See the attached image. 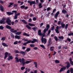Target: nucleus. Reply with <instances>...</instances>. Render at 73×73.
Masks as SVG:
<instances>
[{"label": "nucleus", "instance_id": "nucleus-1", "mask_svg": "<svg viewBox=\"0 0 73 73\" xmlns=\"http://www.w3.org/2000/svg\"><path fill=\"white\" fill-rule=\"evenodd\" d=\"M15 59H16V62H19V61H20L21 63L22 62V65L23 66H24L26 64H29L30 62H31V61H26L25 62V59L24 58H22L21 59L20 58L19 59V58H18L17 57H15Z\"/></svg>", "mask_w": 73, "mask_h": 73}, {"label": "nucleus", "instance_id": "nucleus-2", "mask_svg": "<svg viewBox=\"0 0 73 73\" xmlns=\"http://www.w3.org/2000/svg\"><path fill=\"white\" fill-rule=\"evenodd\" d=\"M38 35L39 36H42V37L41 38V41L42 42V43H44V44H45L46 43V42H47L46 39V38H43V37H45V33H42H42H41V30L39 29L38 30Z\"/></svg>", "mask_w": 73, "mask_h": 73}, {"label": "nucleus", "instance_id": "nucleus-3", "mask_svg": "<svg viewBox=\"0 0 73 73\" xmlns=\"http://www.w3.org/2000/svg\"><path fill=\"white\" fill-rule=\"evenodd\" d=\"M33 40H28V41L27 42V43L28 44H29V43H32V44H34V43H35V42H38V40L36 39H33Z\"/></svg>", "mask_w": 73, "mask_h": 73}, {"label": "nucleus", "instance_id": "nucleus-4", "mask_svg": "<svg viewBox=\"0 0 73 73\" xmlns=\"http://www.w3.org/2000/svg\"><path fill=\"white\" fill-rule=\"evenodd\" d=\"M12 12H6L7 14V15H13V13H15V14H16V13H17V11L14 10L13 11H12Z\"/></svg>", "mask_w": 73, "mask_h": 73}, {"label": "nucleus", "instance_id": "nucleus-5", "mask_svg": "<svg viewBox=\"0 0 73 73\" xmlns=\"http://www.w3.org/2000/svg\"><path fill=\"white\" fill-rule=\"evenodd\" d=\"M50 28V26L48 24L46 26V27L45 28V29H44L43 30V32L44 33H46L47 31L49 30V29Z\"/></svg>", "mask_w": 73, "mask_h": 73}, {"label": "nucleus", "instance_id": "nucleus-6", "mask_svg": "<svg viewBox=\"0 0 73 73\" xmlns=\"http://www.w3.org/2000/svg\"><path fill=\"white\" fill-rule=\"evenodd\" d=\"M15 53H19L20 54H23V56H25V52L23 51H21L20 52H19V50H16L15 51Z\"/></svg>", "mask_w": 73, "mask_h": 73}, {"label": "nucleus", "instance_id": "nucleus-7", "mask_svg": "<svg viewBox=\"0 0 73 73\" xmlns=\"http://www.w3.org/2000/svg\"><path fill=\"white\" fill-rule=\"evenodd\" d=\"M27 2L28 3H29V4H30V6H31L32 4L35 5L36 4V2L35 1H28Z\"/></svg>", "mask_w": 73, "mask_h": 73}, {"label": "nucleus", "instance_id": "nucleus-8", "mask_svg": "<svg viewBox=\"0 0 73 73\" xmlns=\"http://www.w3.org/2000/svg\"><path fill=\"white\" fill-rule=\"evenodd\" d=\"M6 22L9 25H11V20L9 19H7Z\"/></svg>", "mask_w": 73, "mask_h": 73}, {"label": "nucleus", "instance_id": "nucleus-9", "mask_svg": "<svg viewBox=\"0 0 73 73\" xmlns=\"http://www.w3.org/2000/svg\"><path fill=\"white\" fill-rule=\"evenodd\" d=\"M59 14H60V11H58L54 15V17L55 18V19H57V17H58V16L59 15Z\"/></svg>", "mask_w": 73, "mask_h": 73}, {"label": "nucleus", "instance_id": "nucleus-10", "mask_svg": "<svg viewBox=\"0 0 73 73\" xmlns=\"http://www.w3.org/2000/svg\"><path fill=\"white\" fill-rule=\"evenodd\" d=\"M56 29L55 30V31L56 32V33H57L58 34L59 33H60V32H59V31H58L59 30V26H57L56 28Z\"/></svg>", "mask_w": 73, "mask_h": 73}, {"label": "nucleus", "instance_id": "nucleus-11", "mask_svg": "<svg viewBox=\"0 0 73 73\" xmlns=\"http://www.w3.org/2000/svg\"><path fill=\"white\" fill-rule=\"evenodd\" d=\"M65 69H66V67H63L62 68H61L60 70H59V72L61 73V72H62L64 71Z\"/></svg>", "mask_w": 73, "mask_h": 73}, {"label": "nucleus", "instance_id": "nucleus-12", "mask_svg": "<svg viewBox=\"0 0 73 73\" xmlns=\"http://www.w3.org/2000/svg\"><path fill=\"white\" fill-rule=\"evenodd\" d=\"M10 31L11 32H12V33H16V32H17V31L16 30H14V29H10Z\"/></svg>", "mask_w": 73, "mask_h": 73}, {"label": "nucleus", "instance_id": "nucleus-13", "mask_svg": "<svg viewBox=\"0 0 73 73\" xmlns=\"http://www.w3.org/2000/svg\"><path fill=\"white\" fill-rule=\"evenodd\" d=\"M66 64H67L66 65V68H67V69H68L70 67V64L69 62H66Z\"/></svg>", "mask_w": 73, "mask_h": 73}, {"label": "nucleus", "instance_id": "nucleus-14", "mask_svg": "<svg viewBox=\"0 0 73 73\" xmlns=\"http://www.w3.org/2000/svg\"><path fill=\"white\" fill-rule=\"evenodd\" d=\"M5 23H6V22L5 21L2 20L1 19L0 20V24H5Z\"/></svg>", "mask_w": 73, "mask_h": 73}, {"label": "nucleus", "instance_id": "nucleus-15", "mask_svg": "<svg viewBox=\"0 0 73 73\" xmlns=\"http://www.w3.org/2000/svg\"><path fill=\"white\" fill-rule=\"evenodd\" d=\"M8 52H6L5 53V57H4V59H5L7 58L8 56Z\"/></svg>", "mask_w": 73, "mask_h": 73}, {"label": "nucleus", "instance_id": "nucleus-16", "mask_svg": "<svg viewBox=\"0 0 73 73\" xmlns=\"http://www.w3.org/2000/svg\"><path fill=\"white\" fill-rule=\"evenodd\" d=\"M69 60L70 61V63L71 65L73 66V61H72V58H70Z\"/></svg>", "mask_w": 73, "mask_h": 73}, {"label": "nucleus", "instance_id": "nucleus-17", "mask_svg": "<svg viewBox=\"0 0 73 73\" xmlns=\"http://www.w3.org/2000/svg\"><path fill=\"white\" fill-rule=\"evenodd\" d=\"M13 59V57L12 56H9L7 58V60L8 61H10V60Z\"/></svg>", "mask_w": 73, "mask_h": 73}, {"label": "nucleus", "instance_id": "nucleus-18", "mask_svg": "<svg viewBox=\"0 0 73 73\" xmlns=\"http://www.w3.org/2000/svg\"><path fill=\"white\" fill-rule=\"evenodd\" d=\"M6 27L7 29H12V27H11L8 25H6Z\"/></svg>", "mask_w": 73, "mask_h": 73}, {"label": "nucleus", "instance_id": "nucleus-19", "mask_svg": "<svg viewBox=\"0 0 73 73\" xmlns=\"http://www.w3.org/2000/svg\"><path fill=\"white\" fill-rule=\"evenodd\" d=\"M61 25L62 28H65V24L63 23H61Z\"/></svg>", "mask_w": 73, "mask_h": 73}, {"label": "nucleus", "instance_id": "nucleus-20", "mask_svg": "<svg viewBox=\"0 0 73 73\" xmlns=\"http://www.w3.org/2000/svg\"><path fill=\"white\" fill-rule=\"evenodd\" d=\"M21 37L20 36L15 35V39H20Z\"/></svg>", "mask_w": 73, "mask_h": 73}, {"label": "nucleus", "instance_id": "nucleus-21", "mask_svg": "<svg viewBox=\"0 0 73 73\" xmlns=\"http://www.w3.org/2000/svg\"><path fill=\"white\" fill-rule=\"evenodd\" d=\"M34 64L35 65V67L36 68H37V62H34Z\"/></svg>", "mask_w": 73, "mask_h": 73}, {"label": "nucleus", "instance_id": "nucleus-22", "mask_svg": "<svg viewBox=\"0 0 73 73\" xmlns=\"http://www.w3.org/2000/svg\"><path fill=\"white\" fill-rule=\"evenodd\" d=\"M32 29L33 30V31H34L36 32V31H37V29H38V28L34 27L32 28Z\"/></svg>", "mask_w": 73, "mask_h": 73}, {"label": "nucleus", "instance_id": "nucleus-23", "mask_svg": "<svg viewBox=\"0 0 73 73\" xmlns=\"http://www.w3.org/2000/svg\"><path fill=\"white\" fill-rule=\"evenodd\" d=\"M62 13H63V14H65L66 13H67V12L65 10H62Z\"/></svg>", "mask_w": 73, "mask_h": 73}, {"label": "nucleus", "instance_id": "nucleus-24", "mask_svg": "<svg viewBox=\"0 0 73 73\" xmlns=\"http://www.w3.org/2000/svg\"><path fill=\"white\" fill-rule=\"evenodd\" d=\"M0 8L1 9V10L2 12H4V8H3V7L2 5L0 6Z\"/></svg>", "mask_w": 73, "mask_h": 73}, {"label": "nucleus", "instance_id": "nucleus-25", "mask_svg": "<svg viewBox=\"0 0 73 73\" xmlns=\"http://www.w3.org/2000/svg\"><path fill=\"white\" fill-rule=\"evenodd\" d=\"M2 45L4 46H5V47L6 46L7 47V46H8V45H7V44H6L5 43H4V42L2 43Z\"/></svg>", "mask_w": 73, "mask_h": 73}, {"label": "nucleus", "instance_id": "nucleus-26", "mask_svg": "<svg viewBox=\"0 0 73 73\" xmlns=\"http://www.w3.org/2000/svg\"><path fill=\"white\" fill-rule=\"evenodd\" d=\"M14 3L13 2L12 3H10L9 4V5H8V7L9 8V7H11L12 5H13L14 4Z\"/></svg>", "mask_w": 73, "mask_h": 73}, {"label": "nucleus", "instance_id": "nucleus-27", "mask_svg": "<svg viewBox=\"0 0 73 73\" xmlns=\"http://www.w3.org/2000/svg\"><path fill=\"white\" fill-rule=\"evenodd\" d=\"M26 27L28 29H32L31 28V27L29 26V25H26Z\"/></svg>", "mask_w": 73, "mask_h": 73}, {"label": "nucleus", "instance_id": "nucleus-28", "mask_svg": "<svg viewBox=\"0 0 73 73\" xmlns=\"http://www.w3.org/2000/svg\"><path fill=\"white\" fill-rule=\"evenodd\" d=\"M38 6L39 7V8L40 9H41V8H42V3H39Z\"/></svg>", "mask_w": 73, "mask_h": 73}, {"label": "nucleus", "instance_id": "nucleus-29", "mask_svg": "<svg viewBox=\"0 0 73 73\" xmlns=\"http://www.w3.org/2000/svg\"><path fill=\"white\" fill-rule=\"evenodd\" d=\"M21 21L24 24H27V22L25 20H22Z\"/></svg>", "mask_w": 73, "mask_h": 73}, {"label": "nucleus", "instance_id": "nucleus-30", "mask_svg": "<svg viewBox=\"0 0 73 73\" xmlns=\"http://www.w3.org/2000/svg\"><path fill=\"white\" fill-rule=\"evenodd\" d=\"M28 25L29 26H31V27H32L33 26H35V24H32V23H29Z\"/></svg>", "mask_w": 73, "mask_h": 73}, {"label": "nucleus", "instance_id": "nucleus-31", "mask_svg": "<svg viewBox=\"0 0 73 73\" xmlns=\"http://www.w3.org/2000/svg\"><path fill=\"white\" fill-rule=\"evenodd\" d=\"M5 39H6V37L4 36L1 38V41H5Z\"/></svg>", "mask_w": 73, "mask_h": 73}, {"label": "nucleus", "instance_id": "nucleus-32", "mask_svg": "<svg viewBox=\"0 0 73 73\" xmlns=\"http://www.w3.org/2000/svg\"><path fill=\"white\" fill-rule=\"evenodd\" d=\"M21 34V32H17L16 33V35H20Z\"/></svg>", "mask_w": 73, "mask_h": 73}, {"label": "nucleus", "instance_id": "nucleus-33", "mask_svg": "<svg viewBox=\"0 0 73 73\" xmlns=\"http://www.w3.org/2000/svg\"><path fill=\"white\" fill-rule=\"evenodd\" d=\"M23 35L24 36H27L28 37H29V35L28 34H27L26 33H24L23 34Z\"/></svg>", "mask_w": 73, "mask_h": 73}, {"label": "nucleus", "instance_id": "nucleus-34", "mask_svg": "<svg viewBox=\"0 0 73 73\" xmlns=\"http://www.w3.org/2000/svg\"><path fill=\"white\" fill-rule=\"evenodd\" d=\"M55 62L56 64H59L60 63V61L58 60H55Z\"/></svg>", "mask_w": 73, "mask_h": 73}, {"label": "nucleus", "instance_id": "nucleus-35", "mask_svg": "<svg viewBox=\"0 0 73 73\" xmlns=\"http://www.w3.org/2000/svg\"><path fill=\"white\" fill-rule=\"evenodd\" d=\"M40 47H41L42 48H43L44 49H45V46H44V45L40 44Z\"/></svg>", "mask_w": 73, "mask_h": 73}, {"label": "nucleus", "instance_id": "nucleus-36", "mask_svg": "<svg viewBox=\"0 0 73 73\" xmlns=\"http://www.w3.org/2000/svg\"><path fill=\"white\" fill-rule=\"evenodd\" d=\"M58 38L60 39H61L62 40H63V39L64 38V37L62 36H60L58 37Z\"/></svg>", "mask_w": 73, "mask_h": 73}, {"label": "nucleus", "instance_id": "nucleus-37", "mask_svg": "<svg viewBox=\"0 0 73 73\" xmlns=\"http://www.w3.org/2000/svg\"><path fill=\"white\" fill-rule=\"evenodd\" d=\"M52 48H54V46H51L50 47V51H52V52H53V48L52 49Z\"/></svg>", "mask_w": 73, "mask_h": 73}, {"label": "nucleus", "instance_id": "nucleus-38", "mask_svg": "<svg viewBox=\"0 0 73 73\" xmlns=\"http://www.w3.org/2000/svg\"><path fill=\"white\" fill-rule=\"evenodd\" d=\"M54 38L55 39L56 41H58V38L56 36H55L54 37Z\"/></svg>", "mask_w": 73, "mask_h": 73}, {"label": "nucleus", "instance_id": "nucleus-39", "mask_svg": "<svg viewBox=\"0 0 73 73\" xmlns=\"http://www.w3.org/2000/svg\"><path fill=\"white\" fill-rule=\"evenodd\" d=\"M22 40L23 41H28V40L27 39H25V38H23L22 39Z\"/></svg>", "mask_w": 73, "mask_h": 73}, {"label": "nucleus", "instance_id": "nucleus-40", "mask_svg": "<svg viewBox=\"0 0 73 73\" xmlns=\"http://www.w3.org/2000/svg\"><path fill=\"white\" fill-rule=\"evenodd\" d=\"M25 6V5H23L21 6L20 8L21 9H24Z\"/></svg>", "mask_w": 73, "mask_h": 73}, {"label": "nucleus", "instance_id": "nucleus-41", "mask_svg": "<svg viewBox=\"0 0 73 73\" xmlns=\"http://www.w3.org/2000/svg\"><path fill=\"white\" fill-rule=\"evenodd\" d=\"M4 29V27L2 25H1L0 26V29L1 30H3Z\"/></svg>", "mask_w": 73, "mask_h": 73}, {"label": "nucleus", "instance_id": "nucleus-42", "mask_svg": "<svg viewBox=\"0 0 73 73\" xmlns=\"http://www.w3.org/2000/svg\"><path fill=\"white\" fill-rule=\"evenodd\" d=\"M17 17H18V16L15 14L14 16L15 20H16V19H17Z\"/></svg>", "mask_w": 73, "mask_h": 73}, {"label": "nucleus", "instance_id": "nucleus-43", "mask_svg": "<svg viewBox=\"0 0 73 73\" xmlns=\"http://www.w3.org/2000/svg\"><path fill=\"white\" fill-rule=\"evenodd\" d=\"M30 50L31 48H27L26 50V51H27V52H29V51H30Z\"/></svg>", "mask_w": 73, "mask_h": 73}, {"label": "nucleus", "instance_id": "nucleus-44", "mask_svg": "<svg viewBox=\"0 0 73 73\" xmlns=\"http://www.w3.org/2000/svg\"><path fill=\"white\" fill-rule=\"evenodd\" d=\"M67 40L69 41V42H70L71 41V39L69 38H67Z\"/></svg>", "mask_w": 73, "mask_h": 73}, {"label": "nucleus", "instance_id": "nucleus-45", "mask_svg": "<svg viewBox=\"0 0 73 73\" xmlns=\"http://www.w3.org/2000/svg\"><path fill=\"white\" fill-rule=\"evenodd\" d=\"M25 66H23L21 67V70H23L24 69H25Z\"/></svg>", "mask_w": 73, "mask_h": 73}, {"label": "nucleus", "instance_id": "nucleus-46", "mask_svg": "<svg viewBox=\"0 0 73 73\" xmlns=\"http://www.w3.org/2000/svg\"><path fill=\"white\" fill-rule=\"evenodd\" d=\"M17 43H18V41H16L13 43V44L14 45H16L17 44Z\"/></svg>", "mask_w": 73, "mask_h": 73}, {"label": "nucleus", "instance_id": "nucleus-47", "mask_svg": "<svg viewBox=\"0 0 73 73\" xmlns=\"http://www.w3.org/2000/svg\"><path fill=\"white\" fill-rule=\"evenodd\" d=\"M68 24H66L65 26V29H68Z\"/></svg>", "mask_w": 73, "mask_h": 73}, {"label": "nucleus", "instance_id": "nucleus-48", "mask_svg": "<svg viewBox=\"0 0 73 73\" xmlns=\"http://www.w3.org/2000/svg\"><path fill=\"white\" fill-rule=\"evenodd\" d=\"M32 21V19L31 18H30L28 20V22L29 23H31Z\"/></svg>", "mask_w": 73, "mask_h": 73}, {"label": "nucleus", "instance_id": "nucleus-49", "mask_svg": "<svg viewBox=\"0 0 73 73\" xmlns=\"http://www.w3.org/2000/svg\"><path fill=\"white\" fill-rule=\"evenodd\" d=\"M11 37L12 38H15V35L12 34H11Z\"/></svg>", "mask_w": 73, "mask_h": 73}, {"label": "nucleus", "instance_id": "nucleus-50", "mask_svg": "<svg viewBox=\"0 0 73 73\" xmlns=\"http://www.w3.org/2000/svg\"><path fill=\"white\" fill-rule=\"evenodd\" d=\"M30 46L31 47H34L35 46V44H31L30 45Z\"/></svg>", "mask_w": 73, "mask_h": 73}, {"label": "nucleus", "instance_id": "nucleus-51", "mask_svg": "<svg viewBox=\"0 0 73 73\" xmlns=\"http://www.w3.org/2000/svg\"><path fill=\"white\" fill-rule=\"evenodd\" d=\"M70 72L71 73H73V69L71 68L70 69Z\"/></svg>", "mask_w": 73, "mask_h": 73}, {"label": "nucleus", "instance_id": "nucleus-52", "mask_svg": "<svg viewBox=\"0 0 73 73\" xmlns=\"http://www.w3.org/2000/svg\"><path fill=\"white\" fill-rule=\"evenodd\" d=\"M51 30H52V31H54V26H53L51 27Z\"/></svg>", "mask_w": 73, "mask_h": 73}, {"label": "nucleus", "instance_id": "nucleus-53", "mask_svg": "<svg viewBox=\"0 0 73 73\" xmlns=\"http://www.w3.org/2000/svg\"><path fill=\"white\" fill-rule=\"evenodd\" d=\"M37 70H35L34 72H33L32 71H31V73H37Z\"/></svg>", "mask_w": 73, "mask_h": 73}, {"label": "nucleus", "instance_id": "nucleus-54", "mask_svg": "<svg viewBox=\"0 0 73 73\" xmlns=\"http://www.w3.org/2000/svg\"><path fill=\"white\" fill-rule=\"evenodd\" d=\"M68 36H71V35H72V36H73V33H69L68 34Z\"/></svg>", "mask_w": 73, "mask_h": 73}, {"label": "nucleus", "instance_id": "nucleus-55", "mask_svg": "<svg viewBox=\"0 0 73 73\" xmlns=\"http://www.w3.org/2000/svg\"><path fill=\"white\" fill-rule=\"evenodd\" d=\"M37 20V19H36V17H34L33 19V21H36Z\"/></svg>", "mask_w": 73, "mask_h": 73}, {"label": "nucleus", "instance_id": "nucleus-56", "mask_svg": "<svg viewBox=\"0 0 73 73\" xmlns=\"http://www.w3.org/2000/svg\"><path fill=\"white\" fill-rule=\"evenodd\" d=\"M51 40H52V39H51V38H50L49 39L48 43H50V42H51Z\"/></svg>", "mask_w": 73, "mask_h": 73}, {"label": "nucleus", "instance_id": "nucleus-57", "mask_svg": "<svg viewBox=\"0 0 73 73\" xmlns=\"http://www.w3.org/2000/svg\"><path fill=\"white\" fill-rule=\"evenodd\" d=\"M50 10V7H48L47 9V11H49Z\"/></svg>", "mask_w": 73, "mask_h": 73}, {"label": "nucleus", "instance_id": "nucleus-58", "mask_svg": "<svg viewBox=\"0 0 73 73\" xmlns=\"http://www.w3.org/2000/svg\"><path fill=\"white\" fill-rule=\"evenodd\" d=\"M28 6H25V8L24 9L25 10H27V9H28Z\"/></svg>", "mask_w": 73, "mask_h": 73}, {"label": "nucleus", "instance_id": "nucleus-59", "mask_svg": "<svg viewBox=\"0 0 73 73\" xmlns=\"http://www.w3.org/2000/svg\"><path fill=\"white\" fill-rule=\"evenodd\" d=\"M17 4H15L13 5V8H15V7H17Z\"/></svg>", "mask_w": 73, "mask_h": 73}, {"label": "nucleus", "instance_id": "nucleus-60", "mask_svg": "<svg viewBox=\"0 0 73 73\" xmlns=\"http://www.w3.org/2000/svg\"><path fill=\"white\" fill-rule=\"evenodd\" d=\"M2 20H3V21H5L6 20V18L3 17L2 19Z\"/></svg>", "mask_w": 73, "mask_h": 73}, {"label": "nucleus", "instance_id": "nucleus-61", "mask_svg": "<svg viewBox=\"0 0 73 73\" xmlns=\"http://www.w3.org/2000/svg\"><path fill=\"white\" fill-rule=\"evenodd\" d=\"M58 22V25H60V24H61V21H59Z\"/></svg>", "mask_w": 73, "mask_h": 73}, {"label": "nucleus", "instance_id": "nucleus-62", "mask_svg": "<svg viewBox=\"0 0 73 73\" xmlns=\"http://www.w3.org/2000/svg\"><path fill=\"white\" fill-rule=\"evenodd\" d=\"M51 44H52V43H48L47 44V46L48 47V46H49Z\"/></svg>", "mask_w": 73, "mask_h": 73}, {"label": "nucleus", "instance_id": "nucleus-63", "mask_svg": "<svg viewBox=\"0 0 73 73\" xmlns=\"http://www.w3.org/2000/svg\"><path fill=\"white\" fill-rule=\"evenodd\" d=\"M38 49V47H35L34 48H33V49L34 50H37V49Z\"/></svg>", "mask_w": 73, "mask_h": 73}, {"label": "nucleus", "instance_id": "nucleus-64", "mask_svg": "<svg viewBox=\"0 0 73 73\" xmlns=\"http://www.w3.org/2000/svg\"><path fill=\"white\" fill-rule=\"evenodd\" d=\"M34 16V15L32 13L30 15V17H32V16Z\"/></svg>", "mask_w": 73, "mask_h": 73}]
</instances>
